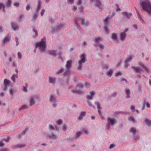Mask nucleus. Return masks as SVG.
Masks as SVG:
<instances>
[{"mask_svg": "<svg viewBox=\"0 0 151 151\" xmlns=\"http://www.w3.org/2000/svg\"><path fill=\"white\" fill-rule=\"evenodd\" d=\"M140 4L144 10L147 12L149 14H151V3L148 0H145L141 2Z\"/></svg>", "mask_w": 151, "mask_h": 151, "instance_id": "obj_1", "label": "nucleus"}, {"mask_svg": "<svg viewBox=\"0 0 151 151\" xmlns=\"http://www.w3.org/2000/svg\"><path fill=\"white\" fill-rule=\"evenodd\" d=\"M46 39L44 37L42 39L40 42L36 43L35 44L36 47H38L40 51L41 52H44L45 51V49L46 47Z\"/></svg>", "mask_w": 151, "mask_h": 151, "instance_id": "obj_2", "label": "nucleus"}, {"mask_svg": "<svg viewBox=\"0 0 151 151\" xmlns=\"http://www.w3.org/2000/svg\"><path fill=\"white\" fill-rule=\"evenodd\" d=\"M86 55L84 53H83L80 56L81 60H79L78 62L79 66L78 68V70H81V69L82 64L84 63L86 61Z\"/></svg>", "mask_w": 151, "mask_h": 151, "instance_id": "obj_3", "label": "nucleus"}, {"mask_svg": "<svg viewBox=\"0 0 151 151\" xmlns=\"http://www.w3.org/2000/svg\"><path fill=\"white\" fill-rule=\"evenodd\" d=\"M102 39L99 37H98L96 39L95 44L96 46L99 47L101 49V50L102 49H103L104 48V46L101 44L99 43L100 41L102 40Z\"/></svg>", "mask_w": 151, "mask_h": 151, "instance_id": "obj_4", "label": "nucleus"}, {"mask_svg": "<svg viewBox=\"0 0 151 151\" xmlns=\"http://www.w3.org/2000/svg\"><path fill=\"white\" fill-rule=\"evenodd\" d=\"M4 91H6L7 89L8 86H12V84L11 82L7 79H5L4 80Z\"/></svg>", "mask_w": 151, "mask_h": 151, "instance_id": "obj_5", "label": "nucleus"}, {"mask_svg": "<svg viewBox=\"0 0 151 151\" xmlns=\"http://www.w3.org/2000/svg\"><path fill=\"white\" fill-rule=\"evenodd\" d=\"M79 21H80L81 22V23L82 25H84L86 26H88L90 24L89 22L88 21L85 23L84 20L81 19L80 18H78L76 20H75V22L76 24H78V22Z\"/></svg>", "mask_w": 151, "mask_h": 151, "instance_id": "obj_6", "label": "nucleus"}, {"mask_svg": "<svg viewBox=\"0 0 151 151\" xmlns=\"http://www.w3.org/2000/svg\"><path fill=\"white\" fill-rule=\"evenodd\" d=\"M108 123L111 125H113L115 123L117 122L115 118H111L108 117L107 119Z\"/></svg>", "mask_w": 151, "mask_h": 151, "instance_id": "obj_7", "label": "nucleus"}, {"mask_svg": "<svg viewBox=\"0 0 151 151\" xmlns=\"http://www.w3.org/2000/svg\"><path fill=\"white\" fill-rule=\"evenodd\" d=\"M95 3L96 6L100 9H101V4L100 0H91Z\"/></svg>", "mask_w": 151, "mask_h": 151, "instance_id": "obj_8", "label": "nucleus"}, {"mask_svg": "<svg viewBox=\"0 0 151 151\" xmlns=\"http://www.w3.org/2000/svg\"><path fill=\"white\" fill-rule=\"evenodd\" d=\"M131 68L133 69L134 71L135 72H140L143 70L142 68L139 67H136L134 66H132Z\"/></svg>", "mask_w": 151, "mask_h": 151, "instance_id": "obj_9", "label": "nucleus"}, {"mask_svg": "<svg viewBox=\"0 0 151 151\" xmlns=\"http://www.w3.org/2000/svg\"><path fill=\"white\" fill-rule=\"evenodd\" d=\"M72 63V61L71 60L67 61L66 67L68 69H69L71 68Z\"/></svg>", "mask_w": 151, "mask_h": 151, "instance_id": "obj_10", "label": "nucleus"}, {"mask_svg": "<svg viewBox=\"0 0 151 151\" xmlns=\"http://www.w3.org/2000/svg\"><path fill=\"white\" fill-rule=\"evenodd\" d=\"M90 95H88L87 96V99L88 100H91L93 99V97L95 94V93L93 91H91L90 92Z\"/></svg>", "mask_w": 151, "mask_h": 151, "instance_id": "obj_11", "label": "nucleus"}, {"mask_svg": "<svg viewBox=\"0 0 151 151\" xmlns=\"http://www.w3.org/2000/svg\"><path fill=\"white\" fill-rule=\"evenodd\" d=\"M135 9L136 10V12L137 14L138 17L140 20L141 22V23L143 24L144 22V21L143 20V19L141 18L139 12L138 10L137 9L135 8Z\"/></svg>", "mask_w": 151, "mask_h": 151, "instance_id": "obj_12", "label": "nucleus"}, {"mask_svg": "<svg viewBox=\"0 0 151 151\" xmlns=\"http://www.w3.org/2000/svg\"><path fill=\"white\" fill-rule=\"evenodd\" d=\"M96 104L97 105V108L98 109V112L99 114V115L101 116V113L100 111V110L101 109V108L100 107V104L99 102H96Z\"/></svg>", "mask_w": 151, "mask_h": 151, "instance_id": "obj_13", "label": "nucleus"}, {"mask_svg": "<svg viewBox=\"0 0 151 151\" xmlns=\"http://www.w3.org/2000/svg\"><path fill=\"white\" fill-rule=\"evenodd\" d=\"M122 14L124 16H126V17L128 19L130 18V17L132 15V13L127 14V12H123L122 13Z\"/></svg>", "mask_w": 151, "mask_h": 151, "instance_id": "obj_14", "label": "nucleus"}, {"mask_svg": "<svg viewBox=\"0 0 151 151\" xmlns=\"http://www.w3.org/2000/svg\"><path fill=\"white\" fill-rule=\"evenodd\" d=\"M10 40V37L8 35V36L5 37L3 41V43L5 44V43L7 42H9Z\"/></svg>", "mask_w": 151, "mask_h": 151, "instance_id": "obj_15", "label": "nucleus"}, {"mask_svg": "<svg viewBox=\"0 0 151 151\" xmlns=\"http://www.w3.org/2000/svg\"><path fill=\"white\" fill-rule=\"evenodd\" d=\"M126 34L124 32H121L120 34L121 40H124L126 37Z\"/></svg>", "mask_w": 151, "mask_h": 151, "instance_id": "obj_16", "label": "nucleus"}, {"mask_svg": "<svg viewBox=\"0 0 151 151\" xmlns=\"http://www.w3.org/2000/svg\"><path fill=\"white\" fill-rule=\"evenodd\" d=\"M86 114V112L84 111H82L81 112V115L79 116L78 117V119L80 120L82 119V117L84 116Z\"/></svg>", "mask_w": 151, "mask_h": 151, "instance_id": "obj_17", "label": "nucleus"}, {"mask_svg": "<svg viewBox=\"0 0 151 151\" xmlns=\"http://www.w3.org/2000/svg\"><path fill=\"white\" fill-rule=\"evenodd\" d=\"M42 6V2L40 1H38V4L37 5V8L36 9L37 11H39L40 7Z\"/></svg>", "mask_w": 151, "mask_h": 151, "instance_id": "obj_18", "label": "nucleus"}, {"mask_svg": "<svg viewBox=\"0 0 151 151\" xmlns=\"http://www.w3.org/2000/svg\"><path fill=\"white\" fill-rule=\"evenodd\" d=\"M125 92L127 94L126 97L127 98H129L130 97L129 94L130 93V91L129 89H126L125 90Z\"/></svg>", "mask_w": 151, "mask_h": 151, "instance_id": "obj_19", "label": "nucleus"}, {"mask_svg": "<svg viewBox=\"0 0 151 151\" xmlns=\"http://www.w3.org/2000/svg\"><path fill=\"white\" fill-rule=\"evenodd\" d=\"M49 82L50 83H53L55 82V79L54 78H52L51 77H49Z\"/></svg>", "mask_w": 151, "mask_h": 151, "instance_id": "obj_20", "label": "nucleus"}, {"mask_svg": "<svg viewBox=\"0 0 151 151\" xmlns=\"http://www.w3.org/2000/svg\"><path fill=\"white\" fill-rule=\"evenodd\" d=\"M111 38L114 41H116L117 40V35L115 33H113L112 34Z\"/></svg>", "mask_w": 151, "mask_h": 151, "instance_id": "obj_21", "label": "nucleus"}, {"mask_svg": "<svg viewBox=\"0 0 151 151\" xmlns=\"http://www.w3.org/2000/svg\"><path fill=\"white\" fill-rule=\"evenodd\" d=\"M35 101L34 99L33 98H31L29 101V105L30 106H32L35 104Z\"/></svg>", "mask_w": 151, "mask_h": 151, "instance_id": "obj_22", "label": "nucleus"}, {"mask_svg": "<svg viewBox=\"0 0 151 151\" xmlns=\"http://www.w3.org/2000/svg\"><path fill=\"white\" fill-rule=\"evenodd\" d=\"M48 53L49 54L52 55L54 56L56 55V52L54 50L49 51Z\"/></svg>", "mask_w": 151, "mask_h": 151, "instance_id": "obj_23", "label": "nucleus"}, {"mask_svg": "<svg viewBox=\"0 0 151 151\" xmlns=\"http://www.w3.org/2000/svg\"><path fill=\"white\" fill-rule=\"evenodd\" d=\"M110 18L109 16L107 17L106 19H104V24L106 26L108 24H109V19Z\"/></svg>", "mask_w": 151, "mask_h": 151, "instance_id": "obj_24", "label": "nucleus"}, {"mask_svg": "<svg viewBox=\"0 0 151 151\" xmlns=\"http://www.w3.org/2000/svg\"><path fill=\"white\" fill-rule=\"evenodd\" d=\"M17 78V74L13 75L11 77V79L14 82H16V78Z\"/></svg>", "mask_w": 151, "mask_h": 151, "instance_id": "obj_25", "label": "nucleus"}, {"mask_svg": "<svg viewBox=\"0 0 151 151\" xmlns=\"http://www.w3.org/2000/svg\"><path fill=\"white\" fill-rule=\"evenodd\" d=\"M11 26L13 29L14 30H16L18 29V27L14 23L11 24Z\"/></svg>", "mask_w": 151, "mask_h": 151, "instance_id": "obj_26", "label": "nucleus"}, {"mask_svg": "<svg viewBox=\"0 0 151 151\" xmlns=\"http://www.w3.org/2000/svg\"><path fill=\"white\" fill-rule=\"evenodd\" d=\"M82 134V131H78L77 132L75 136L76 138L79 137Z\"/></svg>", "mask_w": 151, "mask_h": 151, "instance_id": "obj_27", "label": "nucleus"}, {"mask_svg": "<svg viewBox=\"0 0 151 151\" xmlns=\"http://www.w3.org/2000/svg\"><path fill=\"white\" fill-rule=\"evenodd\" d=\"M63 25L62 24H59L57 27L55 28V30H60L63 27Z\"/></svg>", "mask_w": 151, "mask_h": 151, "instance_id": "obj_28", "label": "nucleus"}, {"mask_svg": "<svg viewBox=\"0 0 151 151\" xmlns=\"http://www.w3.org/2000/svg\"><path fill=\"white\" fill-rule=\"evenodd\" d=\"M130 131L132 132L133 134H134L136 133V130L135 128L132 127L130 129Z\"/></svg>", "mask_w": 151, "mask_h": 151, "instance_id": "obj_29", "label": "nucleus"}, {"mask_svg": "<svg viewBox=\"0 0 151 151\" xmlns=\"http://www.w3.org/2000/svg\"><path fill=\"white\" fill-rule=\"evenodd\" d=\"M26 146L25 144L17 145L15 146L16 148H22Z\"/></svg>", "mask_w": 151, "mask_h": 151, "instance_id": "obj_30", "label": "nucleus"}, {"mask_svg": "<svg viewBox=\"0 0 151 151\" xmlns=\"http://www.w3.org/2000/svg\"><path fill=\"white\" fill-rule=\"evenodd\" d=\"M71 91L73 93L77 94H80L82 93V91H81L77 90H72Z\"/></svg>", "mask_w": 151, "mask_h": 151, "instance_id": "obj_31", "label": "nucleus"}, {"mask_svg": "<svg viewBox=\"0 0 151 151\" xmlns=\"http://www.w3.org/2000/svg\"><path fill=\"white\" fill-rule=\"evenodd\" d=\"M16 92V90L14 89H11L9 90V92L10 95H12L13 94Z\"/></svg>", "mask_w": 151, "mask_h": 151, "instance_id": "obj_32", "label": "nucleus"}, {"mask_svg": "<svg viewBox=\"0 0 151 151\" xmlns=\"http://www.w3.org/2000/svg\"><path fill=\"white\" fill-rule=\"evenodd\" d=\"M145 122L146 123L147 125L148 126L151 125V121L147 119H145Z\"/></svg>", "mask_w": 151, "mask_h": 151, "instance_id": "obj_33", "label": "nucleus"}, {"mask_svg": "<svg viewBox=\"0 0 151 151\" xmlns=\"http://www.w3.org/2000/svg\"><path fill=\"white\" fill-rule=\"evenodd\" d=\"M5 5L3 3H0V9H1L2 8H3V11L4 12H5Z\"/></svg>", "mask_w": 151, "mask_h": 151, "instance_id": "obj_34", "label": "nucleus"}, {"mask_svg": "<svg viewBox=\"0 0 151 151\" xmlns=\"http://www.w3.org/2000/svg\"><path fill=\"white\" fill-rule=\"evenodd\" d=\"M129 121H132L133 123L135 124L136 123V122L134 118L132 117H130L129 118Z\"/></svg>", "mask_w": 151, "mask_h": 151, "instance_id": "obj_35", "label": "nucleus"}, {"mask_svg": "<svg viewBox=\"0 0 151 151\" xmlns=\"http://www.w3.org/2000/svg\"><path fill=\"white\" fill-rule=\"evenodd\" d=\"M113 73V71L111 70H109L107 73V75L110 76H111Z\"/></svg>", "mask_w": 151, "mask_h": 151, "instance_id": "obj_36", "label": "nucleus"}, {"mask_svg": "<svg viewBox=\"0 0 151 151\" xmlns=\"http://www.w3.org/2000/svg\"><path fill=\"white\" fill-rule=\"evenodd\" d=\"M11 0H8L7 1L6 3L8 6H9L11 5Z\"/></svg>", "mask_w": 151, "mask_h": 151, "instance_id": "obj_37", "label": "nucleus"}, {"mask_svg": "<svg viewBox=\"0 0 151 151\" xmlns=\"http://www.w3.org/2000/svg\"><path fill=\"white\" fill-rule=\"evenodd\" d=\"M57 123L58 125H61L63 123V121L61 119H59L58 120Z\"/></svg>", "mask_w": 151, "mask_h": 151, "instance_id": "obj_38", "label": "nucleus"}, {"mask_svg": "<svg viewBox=\"0 0 151 151\" xmlns=\"http://www.w3.org/2000/svg\"><path fill=\"white\" fill-rule=\"evenodd\" d=\"M50 101H53L55 100V98L52 95H51L50 99Z\"/></svg>", "mask_w": 151, "mask_h": 151, "instance_id": "obj_39", "label": "nucleus"}, {"mask_svg": "<svg viewBox=\"0 0 151 151\" xmlns=\"http://www.w3.org/2000/svg\"><path fill=\"white\" fill-rule=\"evenodd\" d=\"M55 135L54 134H52L49 136V138H50L54 139L55 138Z\"/></svg>", "mask_w": 151, "mask_h": 151, "instance_id": "obj_40", "label": "nucleus"}, {"mask_svg": "<svg viewBox=\"0 0 151 151\" xmlns=\"http://www.w3.org/2000/svg\"><path fill=\"white\" fill-rule=\"evenodd\" d=\"M27 107V106L26 105H24L22 106L19 109L20 110H22L23 109H26Z\"/></svg>", "mask_w": 151, "mask_h": 151, "instance_id": "obj_41", "label": "nucleus"}, {"mask_svg": "<svg viewBox=\"0 0 151 151\" xmlns=\"http://www.w3.org/2000/svg\"><path fill=\"white\" fill-rule=\"evenodd\" d=\"M132 59V57L131 56L128 57L126 60L127 62H129Z\"/></svg>", "mask_w": 151, "mask_h": 151, "instance_id": "obj_42", "label": "nucleus"}, {"mask_svg": "<svg viewBox=\"0 0 151 151\" xmlns=\"http://www.w3.org/2000/svg\"><path fill=\"white\" fill-rule=\"evenodd\" d=\"M104 31L106 33H108L109 32V29L107 28L106 26H105L104 28Z\"/></svg>", "mask_w": 151, "mask_h": 151, "instance_id": "obj_43", "label": "nucleus"}, {"mask_svg": "<svg viewBox=\"0 0 151 151\" xmlns=\"http://www.w3.org/2000/svg\"><path fill=\"white\" fill-rule=\"evenodd\" d=\"M63 68H61L60 70L58 71L57 73L56 74H59V73H61L63 72Z\"/></svg>", "mask_w": 151, "mask_h": 151, "instance_id": "obj_44", "label": "nucleus"}, {"mask_svg": "<svg viewBox=\"0 0 151 151\" xmlns=\"http://www.w3.org/2000/svg\"><path fill=\"white\" fill-rule=\"evenodd\" d=\"M9 139L10 137L9 136H8L7 139H3V140L6 142H8L9 141Z\"/></svg>", "mask_w": 151, "mask_h": 151, "instance_id": "obj_45", "label": "nucleus"}, {"mask_svg": "<svg viewBox=\"0 0 151 151\" xmlns=\"http://www.w3.org/2000/svg\"><path fill=\"white\" fill-rule=\"evenodd\" d=\"M18 58L19 59H21L22 58V55L21 53L19 52H18L17 54Z\"/></svg>", "mask_w": 151, "mask_h": 151, "instance_id": "obj_46", "label": "nucleus"}, {"mask_svg": "<svg viewBox=\"0 0 151 151\" xmlns=\"http://www.w3.org/2000/svg\"><path fill=\"white\" fill-rule=\"evenodd\" d=\"M22 90L24 92H27V90L26 87H23L22 88Z\"/></svg>", "mask_w": 151, "mask_h": 151, "instance_id": "obj_47", "label": "nucleus"}, {"mask_svg": "<svg viewBox=\"0 0 151 151\" xmlns=\"http://www.w3.org/2000/svg\"><path fill=\"white\" fill-rule=\"evenodd\" d=\"M122 75V73L120 72H117L116 73L115 75L116 76H118L119 75Z\"/></svg>", "mask_w": 151, "mask_h": 151, "instance_id": "obj_48", "label": "nucleus"}, {"mask_svg": "<svg viewBox=\"0 0 151 151\" xmlns=\"http://www.w3.org/2000/svg\"><path fill=\"white\" fill-rule=\"evenodd\" d=\"M131 109L132 111H134L135 110V107L133 105H132L130 108Z\"/></svg>", "mask_w": 151, "mask_h": 151, "instance_id": "obj_49", "label": "nucleus"}, {"mask_svg": "<svg viewBox=\"0 0 151 151\" xmlns=\"http://www.w3.org/2000/svg\"><path fill=\"white\" fill-rule=\"evenodd\" d=\"M49 128L52 130H54L55 129L54 127L51 125H49Z\"/></svg>", "mask_w": 151, "mask_h": 151, "instance_id": "obj_50", "label": "nucleus"}, {"mask_svg": "<svg viewBox=\"0 0 151 151\" xmlns=\"http://www.w3.org/2000/svg\"><path fill=\"white\" fill-rule=\"evenodd\" d=\"M74 0H67L68 3L71 4L73 3Z\"/></svg>", "mask_w": 151, "mask_h": 151, "instance_id": "obj_51", "label": "nucleus"}, {"mask_svg": "<svg viewBox=\"0 0 151 151\" xmlns=\"http://www.w3.org/2000/svg\"><path fill=\"white\" fill-rule=\"evenodd\" d=\"M4 146V144L3 143L2 141H0V147H3Z\"/></svg>", "mask_w": 151, "mask_h": 151, "instance_id": "obj_52", "label": "nucleus"}, {"mask_svg": "<svg viewBox=\"0 0 151 151\" xmlns=\"http://www.w3.org/2000/svg\"><path fill=\"white\" fill-rule=\"evenodd\" d=\"M15 40L16 42V45L17 46L19 45V42L17 38V37H15Z\"/></svg>", "mask_w": 151, "mask_h": 151, "instance_id": "obj_53", "label": "nucleus"}, {"mask_svg": "<svg viewBox=\"0 0 151 151\" xmlns=\"http://www.w3.org/2000/svg\"><path fill=\"white\" fill-rule=\"evenodd\" d=\"M14 5L17 7H18L19 6V3L16 2L14 3Z\"/></svg>", "mask_w": 151, "mask_h": 151, "instance_id": "obj_54", "label": "nucleus"}, {"mask_svg": "<svg viewBox=\"0 0 151 151\" xmlns=\"http://www.w3.org/2000/svg\"><path fill=\"white\" fill-rule=\"evenodd\" d=\"M24 16V15L23 14H21L20 15L19 19V21H20L21 20L22 18Z\"/></svg>", "mask_w": 151, "mask_h": 151, "instance_id": "obj_55", "label": "nucleus"}, {"mask_svg": "<svg viewBox=\"0 0 151 151\" xmlns=\"http://www.w3.org/2000/svg\"><path fill=\"white\" fill-rule=\"evenodd\" d=\"M145 104L147 108H149L150 107V104L148 102H145Z\"/></svg>", "mask_w": 151, "mask_h": 151, "instance_id": "obj_56", "label": "nucleus"}, {"mask_svg": "<svg viewBox=\"0 0 151 151\" xmlns=\"http://www.w3.org/2000/svg\"><path fill=\"white\" fill-rule=\"evenodd\" d=\"M102 67L103 68H108V66L107 65H102Z\"/></svg>", "mask_w": 151, "mask_h": 151, "instance_id": "obj_57", "label": "nucleus"}, {"mask_svg": "<svg viewBox=\"0 0 151 151\" xmlns=\"http://www.w3.org/2000/svg\"><path fill=\"white\" fill-rule=\"evenodd\" d=\"M33 31L35 32L36 36H37L38 35V33L37 30L33 29Z\"/></svg>", "mask_w": 151, "mask_h": 151, "instance_id": "obj_58", "label": "nucleus"}, {"mask_svg": "<svg viewBox=\"0 0 151 151\" xmlns=\"http://www.w3.org/2000/svg\"><path fill=\"white\" fill-rule=\"evenodd\" d=\"M82 3L81 0H78L77 4L78 5H81Z\"/></svg>", "mask_w": 151, "mask_h": 151, "instance_id": "obj_59", "label": "nucleus"}, {"mask_svg": "<svg viewBox=\"0 0 151 151\" xmlns=\"http://www.w3.org/2000/svg\"><path fill=\"white\" fill-rule=\"evenodd\" d=\"M45 12V11L44 9H43L42 10L41 12V16H42L43 15Z\"/></svg>", "mask_w": 151, "mask_h": 151, "instance_id": "obj_60", "label": "nucleus"}, {"mask_svg": "<svg viewBox=\"0 0 151 151\" xmlns=\"http://www.w3.org/2000/svg\"><path fill=\"white\" fill-rule=\"evenodd\" d=\"M115 146V145H114L113 144H111L109 147V148L110 149H111L114 147Z\"/></svg>", "mask_w": 151, "mask_h": 151, "instance_id": "obj_61", "label": "nucleus"}, {"mask_svg": "<svg viewBox=\"0 0 151 151\" xmlns=\"http://www.w3.org/2000/svg\"><path fill=\"white\" fill-rule=\"evenodd\" d=\"M30 6L29 5H27L26 7V9L27 10H29L30 9Z\"/></svg>", "mask_w": 151, "mask_h": 151, "instance_id": "obj_62", "label": "nucleus"}, {"mask_svg": "<svg viewBox=\"0 0 151 151\" xmlns=\"http://www.w3.org/2000/svg\"><path fill=\"white\" fill-rule=\"evenodd\" d=\"M78 87L80 88H81L83 87V86L82 84H79L77 86V88Z\"/></svg>", "mask_w": 151, "mask_h": 151, "instance_id": "obj_63", "label": "nucleus"}, {"mask_svg": "<svg viewBox=\"0 0 151 151\" xmlns=\"http://www.w3.org/2000/svg\"><path fill=\"white\" fill-rule=\"evenodd\" d=\"M84 133L86 134H88V131L87 129H85L83 130Z\"/></svg>", "mask_w": 151, "mask_h": 151, "instance_id": "obj_64", "label": "nucleus"}]
</instances>
